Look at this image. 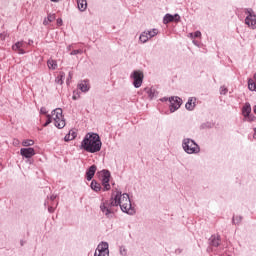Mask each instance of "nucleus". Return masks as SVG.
I'll use <instances>...</instances> for the list:
<instances>
[{
    "label": "nucleus",
    "instance_id": "obj_1",
    "mask_svg": "<svg viewBox=\"0 0 256 256\" xmlns=\"http://www.w3.org/2000/svg\"><path fill=\"white\" fill-rule=\"evenodd\" d=\"M120 206L121 210L128 214L133 215L134 209L132 208L131 201L129 198V195L124 193H117L115 198H112L111 201H106L103 204H101V211L106 215L109 216L110 214H113L115 212V207Z\"/></svg>",
    "mask_w": 256,
    "mask_h": 256
},
{
    "label": "nucleus",
    "instance_id": "obj_2",
    "mask_svg": "<svg viewBox=\"0 0 256 256\" xmlns=\"http://www.w3.org/2000/svg\"><path fill=\"white\" fill-rule=\"evenodd\" d=\"M102 146L100 137L96 133H88L82 141V147L88 153H98Z\"/></svg>",
    "mask_w": 256,
    "mask_h": 256
},
{
    "label": "nucleus",
    "instance_id": "obj_3",
    "mask_svg": "<svg viewBox=\"0 0 256 256\" xmlns=\"http://www.w3.org/2000/svg\"><path fill=\"white\" fill-rule=\"evenodd\" d=\"M54 121V124L58 129H63L65 127L66 122L63 117V111L61 108H56L52 111V115L47 116V122L44 124V127H47V125H50V123Z\"/></svg>",
    "mask_w": 256,
    "mask_h": 256
},
{
    "label": "nucleus",
    "instance_id": "obj_4",
    "mask_svg": "<svg viewBox=\"0 0 256 256\" xmlns=\"http://www.w3.org/2000/svg\"><path fill=\"white\" fill-rule=\"evenodd\" d=\"M183 149L189 155H193V153H200V147L193 140L187 138L183 141Z\"/></svg>",
    "mask_w": 256,
    "mask_h": 256
},
{
    "label": "nucleus",
    "instance_id": "obj_5",
    "mask_svg": "<svg viewBox=\"0 0 256 256\" xmlns=\"http://www.w3.org/2000/svg\"><path fill=\"white\" fill-rule=\"evenodd\" d=\"M131 77L134 80V82H133L134 87H136V89H139V87H141V85L143 83V79H144L143 72L140 70H135L132 73Z\"/></svg>",
    "mask_w": 256,
    "mask_h": 256
},
{
    "label": "nucleus",
    "instance_id": "obj_6",
    "mask_svg": "<svg viewBox=\"0 0 256 256\" xmlns=\"http://www.w3.org/2000/svg\"><path fill=\"white\" fill-rule=\"evenodd\" d=\"M94 256H109V245L107 242H102L98 245Z\"/></svg>",
    "mask_w": 256,
    "mask_h": 256
},
{
    "label": "nucleus",
    "instance_id": "obj_7",
    "mask_svg": "<svg viewBox=\"0 0 256 256\" xmlns=\"http://www.w3.org/2000/svg\"><path fill=\"white\" fill-rule=\"evenodd\" d=\"M169 102H170L171 113H175V111L180 109V107L182 105V100L179 97H170Z\"/></svg>",
    "mask_w": 256,
    "mask_h": 256
},
{
    "label": "nucleus",
    "instance_id": "obj_8",
    "mask_svg": "<svg viewBox=\"0 0 256 256\" xmlns=\"http://www.w3.org/2000/svg\"><path fill=\"white\" fill-rule=\"evenodd\" d=\"M101 180H102V185H103V190L104 191H109L111 189V186L109 184L110 182V173L107 170H104L102 172V176H101Z\"/></svg>",
    "mask_w": 256,
    "mask_h": 256
},
{
    "label": "nucleus",
    "instance_id": "obj_9",
    "mask_svg": "<svg viewBox=\"0 0 256 256\" xmlns=\"http://www.w3.org/2000/svg\"><path fill=\"white\" fill-rule=\"evenodd\" d=\"M20 155L26 159H31L35 155V150L34 148H21L20 150Z\"/></svg>",
    "mask_w": 256,
    "mask_h": 256
},
{
    "label": "nucleus",
    "instance_id": "obj_10",
    "mask_svg": "<svg viewBox=\"0 0 256 256\" xmlns=\"http://www.w3.org/2000/svg\"><path fill=\"white\" fill-rule=\"evenodd\" d=\"M25 47H26V43L23 41H19L12 46V49L19 54H25L26 53V51L24 50Z\"/></svg>",
    "mask_w": 256,
    "mask_h": 256
},
{
    "label": "nucleus",
    "instance_id": "obj_11",
    "mask_svg": "<svg viewBox=\"0 0 256 256\" xmlns=\"http://www.w3.org/2000/svg\"><path fill=\"white\" fill-rule=\"evenodd\" d=\"M179 21H180V16L178 14H175V15L167 14L164 17L165 24H168L170 22H179Z\"/></svg>",
    "mask_w": 256,
    "mask_h": 256
},
{
    "label": "nucleus",
    "instance_id": "obj_12",
    "mask_svg": "<svg viewBox=\"0 0 256 256\" xmlns=\"http://www.w3.org/2000/svg\"><path fill=\"white\" fill-rule=\"evenodd\" d=\"M246 24L251 27L252 29L256 28V15L250 14L246 19H245Z\"/></svg>",
    "mask_w": 256,
    "mask_h": 256
},
{
    "label": "nucleus",
    "instance_id": "obj_13",
    "mask_svg": "<svg viewBox=\"0 0 256 256\" xmlns=\"http://www.w3.org/2000/svg\"><path fill=\"white\" fill-rule=\"evenodd\" d=\"M252 111L251 105L249 103H246L245 106L243 107L242 113L244 117H248V121H255L254 119H251L250 113Z\"/></svg>",
    "mask_w": 256,
    "mask_h": 256
},
{
    "label": "nucleus",
    "instance_id": "obj_14",
    "mask_svg": "<svg viewBox=\"0 0 256 256\" xmlns=\"http://www.w3.org/2000/svg\"><path fill=\"white\" fill-rule=\"evenodd\" d=\"M97 167L95 165H92L89 170L86 173V177L88 181H91L96 173Z\"/></svg>",
    "mask_w": 256,
    "mask_h": 256
},
{
    "label": "nucleus",
    "instance_id": "obj_15",
    "mask_svg": "<svg viewBox=\"0 0 256 256\" xmlns=\"http://www.w3.org/2000/svg\"><path fill=\"white\" fill-rule=\"evenodd\" d=\"M196 101V98H190L186 103V109H188V111H193V109L196 107Z\"/></svg>",
    "mask_w": 256,
    "mask_h": 256
},
{
    "label": "nucleus",
    "instance_id": "obj_16",
    "mask_svg": "<svg viewBox=\"0 0 256 256\" xmlns=\"http://www.w3.org/2000/svg\"><path fill=\"white\" fill-rule=\"evenodd\" d=\"M79 89H81V91L83 93H86L87 91H89L90 89V85L88 81H82L79 85H78Z\"/></svg>",
    "mask_w": 256,
    "mask_h": 256
},
{
    "label": "nucleus",
    "instance_id": "obj_17",
    "mask_svg": "<svg viewBox=\"0 0 256 256\" xmlns=\"http://www.w3.org/2000/svg\"><path fill=\"white\" fill-rule=\"evenodd\" d=\"M77 133L74 130L69 131V133L65 136L64 141H73V139H76Z\"/></svg>",
    "mask_w": 256,
    "mask_h": 256
},
{
    "label": "nucleus",
    "instance_id": "obj_18",
    "mask_svg": "<svg viewBox=\"0 0 256 256\" xmlns=\"http://www.w3.org/2000/svg\"><path fill=\"white\" fill-rule=\"evenodd\" d=\"M248 87L250 91H256V74L254 75V79H249Z\"/></svg>",
    "mask_w": 256,
    "mask_h": 256
},
{
    "label": "nucleus",
    "instance_id": "obj_19",
    "mask_svg": "<svg viewBox=\"0 0 256 256\" xmlns=\"http://www.w3.org/2000/svg\"><path fill=\"white\" fill-rule=\"evenodd\" d=\"M78 8L80 11H85L87 8V1L86 0H77Z\"/></svg>",
    "mask_w": 256,
    "mask_h": 256
},
{
    "label": "nucleus",
    "instance_id": "obj_20",
    "mask_svg": "<svg viewBox=\"0 0 256 256\" xmlns=\"http://www.w3.org/2000/svg\"><path fill=\"white\" fill-rule=\"evenodd\" d=\"M91 189L95 192H100L101 190V185L100 183L96 182L95 180L92 181L91 183Z\"/></svg>",
    "mask_w": 256,
    "mask_h": 256
},
{
    "label": "nucleus",
    "instance_id": "obj_21",
    "mask_svg": "<svg viewBox=\"0 0 256 256\" xmlns=\"http://www.w3.org/2000/svg\"><path fill=\"white\" fill-rule=\"evenodd\" d=\"M64 77H65V73L60 72L59 75L57 76V78L55 79V82L57 83V85H63Z\"/></svg>",
    "mask_w": 256,
    "mask_h": 256
},
{
    "label": "nucleus",
    "instance_id": "obj_22",
    "mask_svg": "<svg viewBox=\"0 0 256 256\" xmlns=\"http://www.w3.org/2000/svg\"><path fill=\"white\" fill-rule=\"evenodd\" d=\"M145 91L148 94V97H150V99H152L153 97H156V90L154 88H146Z\"/></svg>",
    "mask_w": 256,
    "mask_h": 256
},
{
    "label": "nucleus",
    "instance_id": "obj_23",
    "mask_svg": "<svg viewBox=\"0 0 256 256\" xmlns=\"http://www.w3.org/2000/svg\"><path fill=\"white\" fill-rule=\"evenodd\" d=\"M47 65H48L49 69H52L53 71L57 68V62L52 59L48 60Z\"/></svg>",
    "mask_w": 256,
    "mask_h": 256
},
{
    "label": "nucleus",
    "instance_id": "obj_24",
    "mask_svg": "<svg viewBox=\"0 0 256 256\" xmlns=\"http://www.w3.org/2000/svg\"><path fill=\"white\" fill-rule=\"evenodd\" d=\"M23 147H32L34 145V141L31 139H26L22 141Z\"/></svg>",
    "mask_w": 256,
    "mask_h": 256
},
{
    "label": "nucleus",
    "instance_id": "obj_25",
    "mask_svg": "<svg viewBox=\"0 0 256 256\" xmlns=\"http://www.w3.org/2000/svg\"><path fill=\"white\" fill-rule=\"evenodd\" d=\"M149 39H150V37L146 31L143 32L140 36V41L143 43L147 42Z\"/></svg>",
    "mask_w": 256,
    "mask_h": 256
},
{
    "label": "nucleus",
    "instance_id": "obj_26",
    "mask_svg": "<svg viewBox=\"0 0 256 256\" xmlns=\"http://www.w3.org/2000/svg\"><path fill=\"white\" fill-rule=\"evenodd\" d=\"M211 244H212L213 247H219L220 238L219 237H212Z\"/></svg>",
    "mask_w": 256,
    "mask_h": 256
},
{
    "label": "nucleus",
    "instance_id": "obj_27",
    "mask_svg": "<svg viewBox=\"0 0 256 256\" xmlns=\"http://www.w3.org/2000/svg\"><path fill=\"white\" fill-rule=\"evenodd\" d=\"M159 33L158 29H152L150 31H147V34L149 38L151 39L152 37L156 36Z\"/></svg>",
    "mask_w": 256,
    "mask_h": 256
},
{
    "label": "nucleus",
    "instance_id": "obj_28",
    "mask_svg": "<svg viewBox=\"0 0 256 256\" xmlns=\"http://www.w3.org/2000/svg\"><path fill=\"white\" fill-rule=\"evenodd\" d=\"M242 221L241 216H234L233 217V223L238 225Z\"/></svg>",
    "mask_w": 256,
    "mask_h": 256
},
{
    "label": "nucleus",
    "instance_id": "obj_29",
    "mask_svg": "<svg viewBox=\"0 0 256 256\" xmlns=\"http://www.w3.org/2000/svg\"><path fill=\"white\" fill-rule=\"evenodd\" d=\"M190 36L192 38H199V37H201V32L200 31H196L194 34L191 33Z\"/></svg>",
    "mask_w": 256,
    "mask_h": 256
},
{
    "label": "nucleus",
    "instance_id": "obj_30",
    "mask_svg": "<svg viewBox=\"0 0 256 256\" xmlns=\"http://www.w3.org/2000/svg\"><path fill=\"white\" fill-rule=\"evenodd\" d=\"M49 22H53L55 20V15L54 14H49L47 17Z\"/></svg>",
    "mask_w": 256,
    "mask_h": 256
},
{
    "label": "nucleus",
    "instance_id": "obj_31",
    "mask_svg": "<svg viewBox=\"0 0 256 256\" xmlns=\"http://www.w3.org/2000/svg\"><path fill=\"white\" fill-rule=\"evenodd\" d=\"M81 52H82L81 50H73L71 52V55H76V54L81 53Z\"/></svg>",
    "mask_w": 256,
    "mask_h": 256
},
{
    "label": "nucleus",
    "instance_id": "obj_32",
    "mask_svg": "<svg viewBox=\"0 0 256 256\" xmlns=\"http://www.w3.org/2000/svg\"><path fill=\"white\" fill-rule=\"evenodd\" d=\"M57 24H58V26H61L62 24H63V21H62V19H57Z\"/></svg>",
    "mask_w": 256,
    "mask_h": 256
},
{
    "label": "nucleus",
    "instance_id": "obj_33",
    "mask_svg": "<svg viewBox=\"0 0 256 256\" xmlns=\"http://www.w3.org/2000/svg\"><path fill=\"white\" fill-rule=\"evenodd\" d=\"M49 23L48 18L47 20H44V24L47 25Z\"/></svg>",
    "mask_w": 256,
    "mask_h": 256
},
{
    "label": "nucleus",
    "instance_id": "obj_34",
    "mask_svg": "<svg viewBox=\"0 0 256 256\" xmlns=\"http://www.w3.org/2000/svg\"><path fill=\"white\" fill-rule=\"evenodd\" d=\"M73 99H74V101H76V99H78V97L76 95H73Z\"/></svg>",
    "mask_w": 256,
    "mask_h": 256
},
{
    "label": "nucleus",
    "instance_id": "obj_35",
    "mask_svg": "<svg viewBox=\"0 0 256 256\" xmlns=\"http://www.w3.org/2000/svg\"><path fill=\"white\" fill-rule=\"evenodd\" d=\"M123 253L126 254V251L125 250L121 251V254H123Z\"/></svg>",
    "mask_w": 256,
    "mask_h": 256
},
{
    "label": "nucleus",
    "instance_id": "obj_36",
    "mask_svg": "<svg viewBox=\"0 0 256 256\" xmlns=\"http://www.w3.org/2000/svg\"><path fill=\"white\" fill-rule=\"evenodd\" d=\"M123 253L126 254V251L125 250L121 251V254H123Z\"/></svg>",
    "mask_w": 256,
    "mask_h": 256
},
{
    "label": "nucleus",
    "instance_id": "obj_37",
    "mask_svg": "<svg viewBox=\"0 0 256 256\" xmlns=\"http://www.w3.org/2000/svg\"><path fill=\"white\" fill-rule=\"evenodd\" d=\"M123 253L126 254V251L125 250L121 251V254H123Z\"/></svg>",
    "mask_w": 256,
    "mask_h": 256
},
{
    "label": "nucleus",
    "instance_id": "obj_38",
    "mask_svg": "<svg viewBox=\"0 0 256 256\" xmlns=\"http://www.w3.org/2000/svg\"><path fill=\"white\" fill-rule=\"evenodd\" d=\"M123 253L126 254V251L125 250L121 251V254H123Z\"/></svg>",
    "mask_w": 256,
    "mask_h": 256
},
{
    "label": "nucleus",
    "instance_id": "obj_39",
    "mask_svg": "<svg viewBox=\"0 0 256 256\" xmlns=\"http://www.w3.org/2000/svg\"><path fill=\"white\" fill-rule=\"evenodd\" d=\"M254 113H256V106L254 107Z\"/></svg>",
    "mask_w": 256,
    "mask_h": 256
},
{
    "label": "nucleus",
    "instance_id": "obj_40",
    "mask_svg": "<svg viewBox=\"0 0 256 256\" xmlns=\"http://www.w3.org/2000/svg\"><path fill=\"white\" fill-rule=\"evenodd\" d=\"M254 131H255V134H254V137L256 136V128L254 129Z\"/></svg>",
    "mask_w": 256,
    "mask_h": 256
},
{
    "label": "nucleus",
    "instance_id": "obj_41",
    "mask_svg": "<svg viewBox=\"0 0 256 256\" xmlns=\"http://www.w3.org/2000/svg\"><path fill=\"white\" fill-rule=\"evenodd\" d=\"M168 99L167 98H164L163 101H167Z\"/></svg>",
    "mask_w": 256,
    "mask_h": 256
},
{
    "label": "nucleus",
    "instance_id": "obj_42",
    "mask_svg": "<svg viewBox=\"0 0 256 256\" xmlns=\"http://www.w3.org/2000/svg\"><path fill=\"white\" fill-rule=\"evenodd\" d=\"M51 1L56 2V1H58V0H51Z\"/></svg>",
    "mask_w": 256,
    "mask_h": 256
},
{
    "label": "nucleus",
    "instance_id": "obj_43",
    "mask_svg": "<svg viewBox=\"0 0 256 256\" xmlns=\"http://www.w3.org/2000/svg\"><path fill=\"white\" fill-rule=\"evenodd\" d=\"M14 143L17 144L18 142H15V141H14Z\"/></svg>",
    "mask_w": 256,
    "mask_h": 256
},
{
    "label": "nucleus",
    "instance_id": "obj_44",
    "mask_svg": "<svg viewBox=\"0 0 256 256\" xmlns=\"http://www.w3.org/2000/svg\"><path fill=\"white\" fill-rule=\"evenodd\" d=\"M14 143L17 144L18 142H15V141H14Z\"/></svg>",
    "mask_w": 256,
    "mask_h": 256
}]
</instances>
